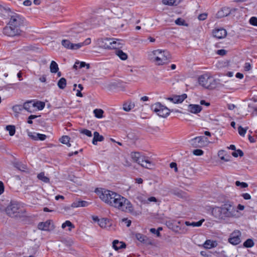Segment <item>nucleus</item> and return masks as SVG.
<instances>
[{"label":"nucleus","mask_w":257,"mask_h":257,"mask_svg":"<svg viewBox=\"0 0 257 257\" xmlns=\"http://www.w3.org/2000/svg\"><path fill=\"white\" fill-rule=\"evenodd\" d=\"M10 20L3 29L4 35L9 37L20 36L22 33L21 27L24 25V18L19 14L12 12L10 9H6Z\"/></svg>","instance_id":"obj_1"},{"label":"nucleus","mask_w":257,"mask_h":257,"mask_svg":"<svg viewBox=\"0 0 257 257\" xmlns=\"http://www.w3.org/2000/svg\"><path fill=\"white\" fill-rule=\"evenodd\" d=\"M237 212L233 203L229 200L223 202L220 206H215L212 209V215L220 220H226L235 217Z\"/></svg>","instance_id":"obj_2"},{"label":"nucleus","mask_w":257,"mask_h":257,"mask_svg":"<svg viewBox=\"0 0 257 257\" xmlns=\"http://www.w3.org/2000/svg\"><path fill=\"white\" fill-rule=\"evenodd\" d=\"M112 202H110V206L121 210L123 211L132 212L133 207L130 201L127 199L116 193Z\"/></svg>","instance_id":"obj_3"},{"label":"nucleus","mask_w":257,"mask_h":257,"mask_svg":"<svg viewBox=\"0 0 257 257\" xmlns=\"http://www.w3.org/2000/svg\"><path fill=\"white\" fill-rule=\"evenodd\" d=\"M131 155L133 160L143 167L148 169H152L154 167V163L148 157L143 155L139 152H132Z\"/></svg>","instance_id":"obj_4"},{"label":"nucleus","mask_w":257,"mask_h":257,"mask_svg":"<svg viewBox=\"0 0 257 257\" xmlns=\"http://www.w3.org/2000/svg\"><path fill=\"white\" fill-rule=\"evenodd\" d=\"M104 41L106 42L104 45H102L101 47L105 49H115V54L122 60H125L127 59V55L117 48L119 45L118 41H112V40L108 38L105 39Z\"/></svg>","instance_id":"obj_5"},{"label":"nucleus","mask_w":257,"mask_h":257,"mask_svg":"<svg viewBox=\"0 0 257 257\" xmlns=\"http://www.w3.org/2000/svg\"><path fill=\"white\" fill-rule=\"evenodd\" d=\"M95 192L99 195L100 199L105 203L110 205V202H112L114 197H115L116 193L105 189L98 190L96 189Z\"/></svg>","instance_id":"obj_6"},{"label":"nucleus","mask_w":257,"mask_h":257,"mask_svg":"<svg viewBox=\"0 0 257 257\" xmlns=\"http://www.w3.org/2000/svg\"><path fill=\"white\" fill-rule=\"evenodd\" d=\"M151 109L161 117H166L170 114V109L160 102L156 103L151 106Z\"/></svg>","instance_id":"obj_7"},{"label":"nucleus","mask_w":257,"mask_h":257,"mask_svg":"<svg viewBox=\"0 0 257 257\" xmlns=\"http://www.w3.org/2000/svg\"><path fill=\"white\" fill-rule=\"evenodd\" d=\"M19 210L20 208L17 203L11 202L6 209V212L9 216L11 217H16L20 216Z\"/></svg>","instance_id":"obj_8"},{"label":"nucleus","mask_w":257,"mask_h":257,"mask_svg":"<svg viewBox=\"0 0 257 257\" xmlns=\"http://www.w3.org/2000/svg\"><path fill=\"white\" fill-rule=\"evenodd\" d=\"M240 236V232L238 230H235L230 234L228 241L233 245H237L241 242Z\"/></svg>","instance_id":"obj_9"},{"label":"nucleus","mask_w":257,"mask_h":257,"mask_svg":"<svg viewBox=\"0 0 257 257\" xmlns=\"http://www.w3.org/2000/svg\"><path fill=\"white\" fill-rule=\"evenodd\" d=\"M62 45L66 48L71 50H77L82 47L83 43L73 44L67 40H63L61 42Z\"/></svg>","instance_id":"obj_10"},{"label":"nucleus","mask_w":257,"mask_h":257,"mask_svg":"<svg viewBox=\"0 0 257 257\" xmlns=\"http://www.w3.org/2000/svg\"><path fill=\"white\" fill-rule=\"evenodd\" d=\"M38 228L41 230L50 231L53 228V225L52 221L48 220L46 222H40L38 225Z\"/></svg>","instance_id":"obj_11"},{"label":"nucleus","mask_w":257,"mask_h":257,"mask_svg":"<svg viewBox=\"0 0 257 257\" xmlns=\"http://www.w3.org/2000/svg\"><path fill=\"white\" fill-rule=\"evenodd\" d=\"M212 34L214 37L221 39L226 37L227 32L224 29L222 28H216L213 30Z\"/></svg>","instance_id":"obj_12"},{"label":"nucleus","mask_w":257,"mask_h":257,"mask_svg":"<svg viewBox=\"0 0 257 257\" xmlns=\"http://www.w3.org/2000/svg\"><path fill=\"white\" fill-rule=\"evenodd\" d=\"M207 140L203 136L197 137L190 141L191 145L194 148L200 147L203 145V139Z\"/></svg>","instance_id":"obj_13"},{"label":"nucleus","mask_w":257,"mask_h":257,"mask_svg":"<svg viewBox=\"0 0 257 257\" xmlns=\"http://www.w3.org/2000/svg\"><path fill=\"white\" fill-rule=\"evenodd\" d=\"M210 76L208 74H204L198 78V82L203 87L207 88Z\"/></svg>","instance_id":"obj_14"},{"label":"nucleus","mask_w":257,"mask_h":257,"mask_svg":"<svg viewBox=\"0 0 257 257\" xmlns=\"http://www.w3.org/2000/svg\"><path fill=\"white\" fill-rule=\"evenodd\" d=\"M235 9L230 10V9L228 7H223L217 13L216 18L220 19L224 17H226L231 13V11H235Z\"/></svg>","instance_id":"obj_15"},{"label":"nucleus","mask_w":257,"mask_h":257,"mask_svg":"<svg viewBox=\"0 0 257 257\" xmlns=\"http://www.w3.org/2000/svg\"><path fill=\"white\" fill-rule=\"evenodd\" d=\"M163 58H161L159 56H156L155 58V62L156 63V64L158 65H163L166 63V61L170 59V54L165 55L164 53L163 54Z\"/></svg>","instance_id":"obj_16"},{"label":"nucleus","mask_w":257,"mask_h":257,"mask_svg":"<svg viewBox=\"0 0 257 257\" xmlns=\"http://www.w3.org/2000/svg\"><path fill=\"white\" fill-rule=\"evenodd\" d=\"M182 223H184V221L173 220L171 222H168V226L173 231L176 232Z\"/></svg>","instance_id":"obj_17"},{"label":"nucleus","mask_w":257,"mask_h":257,"mask_svg":"<svg viewBox=\"0 0 257 257\" xmlns=\"http://www.w3.org/2000/svg\"><path fill=\"white\" fill-rule=\"evenodd\" d=\"M202 109L201 106L198 104H189L188 106V111L191 113L197 114Z\"/></svg>","instance_id":"obj_18"},{"label":"nucleus","mask_w":257,"mask_h":257,"mask_svg":"<svg viewBox=\"0 0 257 257\" xmlns=\"http://www.w3.org/2000/svg\"><path fill=\"white\" fill-rule=\"evenodd\" d=\"M183 175L186 178H190L194 174V170L193 168L189 166H186L183 170Z\"/></svg>","instance_id":"obj_19"},{"label":"nucleus","mask_w":257,"mask_h":257,"mask_svg":"<svg viewBox=\"0 0 257 257\" xmlns=\"http://www.w3.org/2000/svg\"><path fill=\"white\" fill-rule=\"evenodd\" d=\"M23 107L24 109L26 110L29 112H32L34 111V103L32 101H29L24 103Z\"/></svg>","instance_id":"obj_20"},{"label":"nucleus","mask_w":257,"mask_h":257,"mask_svg":"<svg viewBox=\"0 0 257 257\" xmlns=\"http://www.w3.org/2000/svg\"><path fill=\"white\" fill-rule=\"evenodd\" d=\"M112 246L115 250H118L119 249L125 248L126 245L124 242L114 240L112 242Z\"/></svg>","instance_id":"obj_21"},{"label":"nucleus","mask_w":257,"mask_h":257,"mask_svg":"<svg viewBox=\"0 0 257 257\" xmlns=\"http://www.w3.org/2000/svg\"><path fill=\"white\" fill-rule=\"evenodd\" d=\"M171 192L173 194L181 198H185L187 197V194L185 192L178 189H173Z\"/></svg>","instance_id":"obj_22"},{"label":"nucleus","mask_w":257,"mask_h":257,"mask_svg":"<svg viewBox=\"0 0 257 257\" xmlns=\"http://www.w3.org/2000/svg\"><path fill=\"white\" fill-rule=\"evenodd\" d=\"M93 139L92 140V143L93 145H97V142H102L104 140V137L100 135L97 132H95L93 134Z\"/></svg>","instance_id":"obj_23"},{"label":"nucleus","mask_w":257,"mask_h":257,"mask_svg":"<svg viewBox=\"0 0 257 257\" xmlns=\"http://www.w3.org/2000/svg\"><path fill=\"white\" fill-rule=\"evenodd\" d=\"M187 98L186 94H183L181 95H175L173 96V102L174 103H179L182 102L185 99Z\"/></svg>","instance_id":"obj_24"},{"label":"nucleus","mask_w":257,"mask_h":257,"mask_svg":"<svg viewBox=\"0 0 257 257\" xmlns=\"http://www.w3.org/2000/svg\"><path fill=\"white\" fill-rule=\"evenodd\" d=\"M13 164L15 168L21 171H25L27 169V165L21 162L16 161L14 162Z\"/></svg>","instance_id":"obj_25"},{"label":"nucleus","mask_w":257,"mask_h":257,"mask_svg":"<svg viewBox=\"0 0 257 257\" xmlns=\"http://www.w3.org/2000/svg\"><path fill=\"white\" fill-rule=\"evenodd\" d=\"M182 0H162V3L165 5L170 6L178 5Z\"/></svg>","instance_id":"obj_26"},{"label":"nucleus","mask_w":257,"mask_h":257,"mask_svg":"<svg viewBox=\"0 0 257 257\" xmlns=\"http://www.w3.org/2000/svg\"><path fill=\"white\" fill-rule=\"evenodd\" d=\"M135 107V104L131 101L125 102L123 105V109L125 111H129Z\"/></svg>","instance_id":"obj_27"},{"label":"nucleus","mask_w":257,"mask_h":257,"mask_svg":"<svg viewBox=\"0 0 257 257\" xmlns=\"http://www.w3.org/2000/svg\"><path fill=\"white\" fill-rule=\"evenodd\" d=\"M89 203L86 201H78L73 203L72 206L74 207H86Z\"/></svg>","instance_id":"obj_28"},{"label":"nucleus","mask_w":257,"mask_h":257,"mask_svg":"<svg viewBox=\"0 0 257 257\" xmlns=\"http://www.w3.org/2000/svg\"><path fill=\"white\" fill-rule=\"evenodd\" d=\"M216 241H213L211 240H207L204 243L203 246L204 248L210 249L212 247H215L217 245Z\"/></svg>","instance_id":"obj_29"},{"label":"nucleus","mask_w":257,"mask_h":257,"mask_svg":"<svg viewBox=\"0 0 257 257\" xmlns=\"http://www.w3.org/2000/svg\"><path fill=\"white\" fill-rule=\"evenodd\" d=\"M109 220L106 218H103L99 220L98 224L101 228H105L109 225Z\"/></svg>","instance_id":"obj_30"},{"label":"nucleus","mask_w":257,"mask_h":257,"mask_svg":"<svg viewBox=\"0 0 257 257\" xmlns=\"http://www.w3.org/2000/svg\"><path fill=\"white\" fill-rule=\"evenodd\" d=\"M50 69L51 73H55L57 72L59 68L57 63L54 61H52L50 64Z\"/></svg>","instance_id":"obj_31"},{"label":"nucleus","mask_w":257,"mask_h":257,"mask_svg":"<svg viewBox=\"0 0 257 257\" xmlns=\"http://www.w3.org/2000/svg\"><path fill=\"white\" fill-rule=\"evenodd\" d=\"M180 227H179L178 230L176 233L180 234H185L188 231V229L185 225L184 223H182V224H180Z\"/></svg>","instance_id":"obj_32"},{"label":"nucleus","mask_w":257,"mask_h":257,"mask_svg":"<svg viewBox=\"0 0 257 257\" xmlns=\"http://www.w3.org/2000/svg\"><path fill=\"white\" fill-rule=\"evenodd\" d=\"M58 86L60 89H63L66 86V80L65 78H61L59 79L57 83Z\"/></svg>","instance_id":"obj_33"},{"label":"nucleus","mask_w":257,"mask_h":257,"mask_svg":"<svg viewBox=\"0 0 257 257\" xmlns=\"http://www.w3.org/2000/svg\"><path fill=\"white\" fill-rule=\"evenodd\" d=\"M216 80L210 76L207 89H213L216 86Z\"/></svg>","instance_id":"obj_34"},{"label":"nucleus","mask_w":257,"mask_h":257,"mask_svg":"<svg viewBox=\"0 0 257 257\" xmlns=\"http://www.w3.org/2000/svg\"><path fill=\"white\" fill-rule=\"evenodd\" d=\"M38 178L42 181L45 183H49L50 181V179L48 177L45 176V174L44 172H41L39 173L37 176Z\"/></svg>","instance_id":"obj_35"},{"label":"nucleus","mask_w":257,"mask_h":257,"mask_svg":"<svg viewBox=\"0 0 257 257\" xmlns=\"http://www.w3.org/2000/svg\"><path fill=\"white\" fill-rule=\"evenodd\" d=\"M66 226H68L69 228L68 230L71 231L72 229L74 228V225L69 220L66 221L64 223H63L62 225V228H64Z\"/></svg>","instance_id":"obj_36"},{"label":"nucleus","mask_w":257,"mask_h":257,"mask_svg":"<svg viewBox=\"0 0 257 257\" xmlns=\"http://www.w3.org/2000/svg\"><path fill=\"white\" fill-rule=\"evenodd\" d=\"M136 238L141 242L146 243L147 241V236L141 233H136Z\"/></svg>","instance_id":"obj_37"},{"label":"nucleus","mask_w":257,"mask_h":257,"mask_svg":"<svg viewBox=\"0 0 257 257\" xmlns=\"http://www.w3.org/2000/svg\"><path fill=\"white\" fill-rule=\"evenodd\" d=\"M103 110L101 109H95L93 110V113L96 117L100 118L103 117Z\"/></svg>","instance_id":"obj_38"},{"label":"nucleus","mask_w":257,"mask_h":257,"mask_svg":"<svg viewBox=\"0 0 257 257\" xmlns=\"http://www.w3.org/2000/svg\"><path fill=\"white\" fill-rule=\"evenodd\" d=\"M6 130L9 132V135L11 136H14L16 132V128L14 125H7L6 126Z\"/></svg>","instance_id":"obj_39"},{"label":"nucleus","mask_w":257,"mask_h":257,"mask_svg":"<svg viewBox=\"0 0 257 257\" xmlns=\"http://www.w3.org/2000/svg\"><path fill=\"white\" fill-rule=\"evenodd\" d=\"M254 245V242L252 239H247L243 243V246L246 248L251 247Z\"/></svg>","instance_id":"obj_40"},{"label":"nucleus","mask_w":257,"mask_h":257,"mask_svg":"<svg viewBox=\"0 0 257 257\" xmlns=\"http://www.w3.org/2000/svg\"><path fill=\"white\" fill-rule=\"evenodd\" d=\"M34 103V107H37L39 110H42L45 106V103L42 101H38Z\"/></svg>","instance_id":"obj_41"},{"label":"nucleus","mask_w":257,"mask_h":257,"mask_svg":"<svg viewBox=\"0 0 257 257\" xmlns=\"http://www.w3.org/2000/svg\"><path fill=\"white\" fill-rule=\"evenodd\" d=\"M153 53L156 56H160V55H163V54L164 53L165 55H167L168 54H169L168 52L165 51H162L161 50H159V49L153 51Z\"/></svg>","instance_id":"obj_42"},{"label":"nucleus","mask_w":257,"mask_h":257,"mask_svg":"<svg viewBox=\"0 0 257 257\" xmlns=\"http://www.w3.org/2000/svg\"><path fill=\"white\" fill-rule=\"evenodd\" d=\"M70 141V138L67 136H63L60 139L61 143L68 145Z\"/></svg>","instance_id":"obj_43"},{"label":"nucleus","mask_w":257,"mask_h":257,"mask_svg":"<svg viewBox=\"0 0 257 257\" xmlns=\"http://www.w3.org/2000/svg\"><path fill=\"white\" fill-rule=\"evenodd\" d=\"M24 109L23 105H16L13 107V110L15 112L20 113V111Z\"/></svg>","instance_id":"obj_44"},{"label":"nucleus","mask_w":257,"mask_h":257,"mask_svg":"<svg viewBox=\"0 0 257 257\" xmlns=\"http://www.w3.org/2000/svg\"><path fill=\"white\" fill-rule=\"evenodd\" d=\"M232 155L234 157H237L238 156L242 157L243 156V152L241 150L238 149L232 152Z\"/></svg>","instance_id":"obj_45"},{"label":"nucleus","mask_w":257,"mask_h":257,"mask_svg":"<svg viewBox=\"0 0 257 257\" xmlns=\"http://www.w3.org/2000/svg\"><path fill=\"white\" fill-rule=\"evenodd\" d=\"M247 128H248L247 127L246 128H244L242 127L241 125L239 126L238 127V132L239 134L241 136H242V137L244 136Z\"/></svg>","instance_id":"obj_46"},{"label":"nucleus","mask_w":257,"mask_h":257,"mask_svg":"<svg viewBox=\"0 0 257 257\" xmlns=\"http://www.w3.org/2000/svg\"><path fill=\"white\" fill-rule=\"evenodd\" d=\"M175 24L179 26H187L186 24L185 21L182 18H178L175 22Z\"/></svg>","instance_id":"obj_47"},{"label":"nucleus","mask_w":257,"mask_h":257,"mask_svg":"<svg viewBox=\"0 0 257 257\" xmlns=\"http://www.w3.org/2000/svg\"><path fill=\"white\" fill-rule=\"evenodd\" d=\"M28 135L32 140L37 141L38 133L35 132H28Z\"/></svg>","instance_id":"obj_48"},{"label":"nucleus","mask_w":257,"mask_h":257,"mask_svg":"<svg viewBox=\"0 0 257 257\" xmlns=\"http://www.w3.org/2000/svg\"><path fill=\"white\" fill-rule=\"evenodd\" d=\"M80 133L89 137L92 136L91 132L87 129H83L80 130Z\"/></svg>","instance_id":"obj_49"},{"label":"nucleus","mask_w":257,"mask_h":257,"mask_svg":"<svg viewBox=\"0 0 257 257\" xmlns=\"http://www.w3.org/2000/svg\"><path fill=\"white\" fill-rule=\"evenodd\" d=\"M224 153V151L223 150L219 151L218 153V156L220 157L221 160H224L225 162L228 161L229 159L225 158L223 156Z\"/></svg>","instance_id":"obj_50"},{"label":"nucleus","mask_w":257,"mask_h":257,"mask_svg":"<svg viewBox=\"0 0 257 257\" xmlns=\"http://www.w3.org/2000/svg\"><path fill=\"white\" fill-rule=\"evenodd\" d=\"M249 23L251 25L257 27V18L256 17H252L249 19Z\"/></svg>","instance_id":"obj_51"},{"label":"nucleus","mask_w":257,"mask_h":257,"mask_svg":"<svg viewBox=\"0 0 257 257\" xmlns=\"http://www.w3.org/2000/svg\"><path fill=\"white\" fill-rule=\"evenodd\" d=\"M203 153L204 152L201 149H196L193 151V155L197 156H201L203 154Z\"/></svg>","instance_id":"obj_52"},{"label":"nucleus","mask_w":257,"mask_h":257,"mask_svg":"<svg viewBox=\"0 0 257 257\" xmlns=\"http://www.w3.org/2000/svg\"><path fill=\"white\" fill-rule=\"evenodd\" d=\"M235 185L237 186H241V188H246L248 186V184L246 183L240 182L239 181H236L235 182Z\"/></svg>","instance_id":"obj_53"},{"label":"nucleus","mask_w":257,"mask_h":257,"mask_svg":"<svg viewBox=\"0 0 257 257\" xmlns=\"http://www.w3.org/2000/svg\"><path fill=\"white\" fill-rule=\"evenodd\" d=\"M203 221H204V220H201L198 221L197 222H191V226L193 227L200 226L202 225Z\"/></svg>","instance_id":"obj_54"},{"label":"nucleus","mask_w":257,"mask_h":257,"mask_svg":"<svg viewBox=\"0 0 257 257\" xmlns=\"http://www.w3.org/2000/svg\"><path fill=\"white\" fill-rule=\"evenodd\" d=\"M207 17V13H203V14H200L198 16V18L200 21H203V20H205L206 19Z\"/></svg>","instance_id":"obj_55"},{"label":"nucleus","mask_w":257,"mask_h":257,"mask_svg":"<svg viewBox=\"0 0 257 257\" xmlns=\"http://www.w3.org/2000/svg\"><path fill=\"white\" fill-rule=\"evenodd\" d=\"M46 138L47 136L45 135L38 133L37 141H44Z\"/></svg>","instance_id":"obj_56"},{"label":"nucleus","mask_w":257,"mask_h":257,"mask_svg":"<svg viewBox=\"0 0 257 257\" xmlns=\"http://www.w3.org/2000/svg\"><path fill=\"white\" fill-rule=\"evenodd\" d=\"M79 68H82L83 67H84L85 66H86L87 69H89V67H90L89 64H86L84 62H79Z\"/></svg>","instance_id":"obj_57"},{"label":"nucleus","mask_w":257,"mask_h":257,"mask_svg":"<svg viewBox=\"0 0 257 257\" xmlns=\"http://www.w3.org/2000/svg\"><path fill=\"white\" fill-rule=\"evenodd\" d=\"M150 232L152 233L156 234L157 236L159 237L161 236V234L159 230H156L155 228H152L150 229Z\"/></svg>","instance_id":"obj_58"},{"label":"nucleus","mask_w":257,"mask_h":257,"mask_svg":"<svg viewBox=\"0 0 257 257\" xmlns=\"http://www.w3.org/2000/svg\"><path fill=\"white\" fill-rule=\"evenodd\" d=\"M251 68V66L249 63L246 62L244 64V69L246 71L250 70Z\"/></svg>","instance_id":"obj_59"},{"label":"nucleus","mask_w":257,"mask_h":257,"mask_svg":"<svg viewBox=\"0 0 257 257\" xmlns=\"http://www.w3.org/2000/svg\"><path fill=\"white\" fill-rule=\"evenodd\" d=\"M170 167L171 168H174L175 171L177 172L178 171V168L177 166V164L174 162H172L170 164Z\"/></svg>","instance_id":"obj_60"},{"label":"nucleus","mask_w":257,"mask_h":257,"mask_svg":"<svg viewBox=\"0 0 257 257\" xmlns=\"http://www.w3.org/2000/svg\"><path fill=\"white\" fill-rule=\"evenodd\" d=\"M226 53V50H224V49H220V50H217V54L219 55H221V56H223L224 55H225Z\"/></svg>","instance_id":"obj_61"},{"label":"nucleus","mask_w":257,"mask_h":257,"mask_svg":"<svg viewBox=\"0 0 257 257\" xmlns=\"http://www.w3.org/2000/svg\"><path fill=\"white\" fill-rule=\"evenodd\" d=\"M241 196L245 200H249L251 198L250 195L247 193H243Z\"/></svg>","instance_id":"obj_62"},{"label":"nucleus","mask_w":257,"mask_h":257,"mask_svg":"<svg viewBox=\"0 0 257 257\" xmlns=\"http://www.w3.org/2000/svg\"><path fill=\"white\" fill-rule=\"evenodd\" d=\"M5 189L4 184L2 181H0V195L4 193Z\"/></svg>","instance_id":"obj_63"},{"label":"nucleus","mask_w":257,"mask_h":257,"mask_svg":"<svg viewBox=\"0 0 257 257\" xmlns=\"http://www.w3.org/2000/svg\"><path fill=\"white\" fill-rule=\"evenodd\" d=\"M157 200L156 199V197H149L148 199V200H147V202H157Z\"/></svg>","instance_id":"obj_64"}]
</instances>
